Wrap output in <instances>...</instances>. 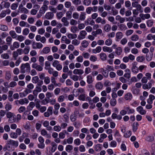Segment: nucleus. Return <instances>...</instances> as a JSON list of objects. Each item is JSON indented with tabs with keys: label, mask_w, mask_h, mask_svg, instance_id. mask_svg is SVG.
<instances>
[{
	"label": "nucleus",
	"mask_w": 155,
	"mask_h": 155,
	"mask_svg": "<svg viewBox=\"0 0 155 155\" xmlns=\"http://www.w3.org/2000/svg\"><path fill=\"white\" fill-rule=\"evenodd\" d=\"M124 109L121 110L120 112V114L123 116L126 115V114H130L134 113V110L128 106H126L124 107Z\"/></svg>",
	"instance_id": "nucleus-1"
},
{
	"label": "nucleus",
	"mask_w": 155,
	"mask_h": 155,
	"mask_svg": "<svg viewBox=\"0 0 155 155\" xmlns=\"http://www.w3.org/2000/svg\"><path fill=\"white\" fill-rule=\"evenodd\" d=\"M30 69V65L28 63L22 64L20 67V72L22 74H24L25 72H29Z\"/></svg>",
	"instance_id": "nucleus-2"
},
{
	"label": "nucleus",
	"mask_w": 155,
	"mask_h": 155,
	"mask_svg": "<svg viewBox=\"0 0 155 155\" xmlns=\"http://www.w3.org/2000/svg\"><path fill=\"white\" fill-rule=\"evenodd\" d=\"M6 117L9 118L8 122L10 123H14L16 121L15 115L13 113L8 112L6 114Z\"/></svg>",
	"instance_id": "nucleus-3"
},
{
	"label": "nucleus",
	"mask_w": 155,
	"mask_h": 155,
	"mask_svg": "<svg viewBox=\"0 0 155 155\" xmlns=\"http://www.w3.org/2000/svg\"><path fill=\"white\" fill-rule=\"evenodd\" d=\"M32 46L33 48L34 49H40L43 47V45L40 42H34L32 43Z\"/></svg>",
	"instance_id": "nucleus-4"
},
{
	"label": "nucleus",
	"mask_w": 155,
	"mask_h": 155,
	"mask_svg": "<svg viewBox=\"0 0 155 155\" xmlns=\"http://www.w3.org/2000/svg\"><path fill=\"white\" fill-rule=\"evenodd\" d=\"M41 65H38L37 63H35L32 64V67L33 68L36 69L37 71H41L43 70V68Z\"/></svg>",
	"instance_id": "nucleus-5"
},
{
	"label": "nucleus",
	"mask_w": 155,
	"mask_h": 155,
	"mask_svg": "<svg viewBox=\"0 0 155 155\" xmlns=\"http://www.w3.org/2000/svg\"><path fill=\"white\" fill-rule=\"evenodd\" d=\"M137 111L141 115H145L146 113V111L143 109V107L141 106H139L136 108Z\"/></svg>",
	"instance_id": "nucleus-6"
},
{
	"label": "nucleus",
	"mask_w": 155,
	"mask_h": 155,
	"mask_svg": "<svg viewBox=\"0 0 155 155\" xmlns=\"http://www.w3.org/2000/svg\"><path fill=\"white\" fill-rule=\"evenodd\" d=\"M87 34V33L85 31H81L80 32L79 35L78 36V39L79 40L84 39L85 38Z\"/></svg>",
	"instance_id": "nucleus-7"
},
{
	"label": "nucleus",
	"mask_w": 155,
	"mask_h": 155,
	"mask_svg": "<svg viewBox=\"0 0 155 155\" xmlns=\"http://www.w3.org/2000/svg\"><path fill=\"white\" fill-rule=\"evenodd\" d=\"M18 10H20V12L21 13H23L24 14H28L29 12L28 10L25 7H23V5L22 4H20L18 7Z\"/></svg>",
	"instance_id": "nucleus-8"
},
{
	"label": "nucleus",
	"mask_w": 155,
	"mask_h": 155,
	"mask_svg": "<svg viewBox=\"0 0 155 155\" xmlns=\"http://www.w3.org/2000/svg\"><path fill=\"white\" fill-rule=\"evenodd\" d=\"M8 144H10L12 146L17 147L18 146V141L10 140L7 141Z\"/></svg>",
	"instance_id": "nucleus-9"
},
{
	"label": "nucleus",
	"mask_w": 155,
	"mask_h": 155,
	"mask_svg": "<svg viewBox=\"0 0 155 155\" xmlns=\"http://www.w3.org/2000/svg\"><path fill=\"white\" fill-rule=\"evenodd\" d=\"M54 16L53 13L51 12H49L46 13L45 15V18L50 20L52 19Z\"/></svg>",
	"instance_id": "nucleus-10"
},
{
	"label": "nucleus",
	"mask_w": 155,
	"mask_h": 155,
	"mask_svg": "<svg viewBox=\"0 0 155 155\" xmlns=\"http://www.w3.org/2000/svg\"><path fill=\"white\" fill-rule=\"evenodd\" d=\"M151 80L150 82L148 83L147 84H145L143 85V88L144 90L146 89H149L152 86V84L151 83Z\"/></svg>",
	"instance_id": "nucleus-11"
},
{
	"label": "nucleus",
	"mask_w": 155,
	"mask_h": 155,
	"mask_svg": "<svg viewBox=\"0 0 155 155\" xmlns=\"http://www.w3.org/2000/svg\"><path fill=\"white\" fill-rule=\"evenodd\" d=\"M20 46L19 43L17 41L14 42L13 45L10 46V48L12 50H14L15 48H18Z\"/></svg>",
	"instance_id": "nucleus-12"
},
{
	"label": "nucleus",
	"mask_w": 155,
	"mask_h": 155,
	"mask_svg": "<svg viewBox=\"0 0 155 155\" xmlns=\"http://www.w3.org/2000/svg\"><path fill=\"white\" fill-rule=\"evenodd\" d=\"M102 50L104 52L111 53L113 51V49L109 47L104 46L102 47Z\"/></svg>",
	"instance_id": "nucleus-13"
},
{
	"label": "nucleus",
	"mask_w": 155,
	"mask_h": 155,
	"mask_svg": "<svg viewBox=\"0 0 155 155\" xmlns=\"http://www.w3.org/2000/svg\"><path fill=\"white\" fill-rule=\"evenodd\" d=\"M115 19L117 21H119L120 23H123L125 20L124 18L121 17L119 15L116 16L115 17Z\"/></svg>",
	"instance_id": "nucleus-14"
},
{
	"label": "nucleus",
	"mask_w": 155,
	"mask_h": 155,
	"mask_svg": "<svg viewBox=\"0 0 155 155\" xmlns=\"http://www.w3.org/2000/svg\"><path fill=\"white\" fill-rule=\"evenodd\" d=\"M48 6L43 5V6L41 8L39 12L42 14H44L46 11L48 9Z\"/></svg>",
	"instance_id": "nucleus-15"
},
{
	"label": "nucleus",
	"mask_w": 155,
	"mask_h": 155,
	"mask_svg": "<svg viewBox=\"0 0 155 155\" xmlns=\"http://www.w3.org/2000/svg\"><path fill=\"white\" fill-rule=\"evenodd\" d=\"M96 22L98 23H101L102 24H105L106 23V21L105 19H102L100 17H98L95 20Z\"/></svg>",
	"instance_id": "nucleus-16"
},
{
	"label": "nucleus",
	"mask_w": 155,
	"mask_h": 155,
	"mask_svg": "<svg viewBox=\"0 0 155 155\" xmlns=\"http://www.w3.org/2000/svg\"><path fill=\"white\" fill-rule=\"evenodd\" d=\"M61 21L63 23L64 26H68L69 25V22L68 21V18L66 17H63L61 19Z\"/></svg>",
	"instance_id": "nucleus-17"
},
{
	"label": "nucleus",
	"mask_w": 155,
	"mask_h": 155,
	"mask_svg": "<svg viewBox=\"0 0 155 155\" xmlns=\"http://www.w3.org/2000/svg\"><path fill=\"white\" fill-rule=\"evenodd\" d=\"M103 87L102 83L101 82H97L95 85V87L97 90H101Z\"/></svg>",
	"instance_id": "nucleus-18"
},
{
	"label": "nucleus",
	"mask_w": 155,
	"mask_h": 155,
	"mask_svg": "<svg viewBox=\"0 0 155 155\" xmlns=\"http://www.w3.org/2000/svg\"><path fill=\"white\" fill-rule=\"evenodd\" d=\"M99 57L101 59L102 61H104L107 60V56L104 53H101L99 54Z\"/></svg>",
	"instance_id": "nucleus-19"
},
{
	"label": "nucleus",
	"mask_w": 155,
	"mask_h": 155,
	"mask_svg": "<svg viewBox=\"0 0 155 155\" xmlns=\"http://www.w3.org/2000/svg\"><path fill=\"white\" fill-rule=\"evenodd\" d=\"M73 73L74 74H82L84 73V71L81 69H75L74 70Z\"/></svg>",
	"instance_id": "nucleus-20"
},
{
	"label": "nucleus",
	"mask_w": 155,
	"mask_h": 155,
	"mask_svg": "<svg viewBox=\"0 0 155 155\" xmlns=\"http://www.w3.org/2000/svg\"><path fill=\"white\" fill-rule=\"evenodd\" d=\"M101 51V47L100 46H97L95 49L92 50V52L94 54L100 53Z\"/></svg>",
	"instance_id": "nucleus-21"
},
{
	"label": "nucleus",
	"mask_w": 155,
	"mask_h": 155,
	"mask_svg": "<svg viewBox=\"0 0 155 155\" xmlns=\"http://www.w3.org/2000/svg\"><path fill=\"white\" fill-rule=\"evenodd\" d=\"M132 94L130 92L127 93L124 96V99L126 100H130L132 98Z\"/></svg>",
	"instance_id": "nucleus-22"
},
{
	"label": "nucleus",
	"mask_w": 155,
	"mask_h": 155,
	"mask_svg": "<svg viewBox=\"0 0 155 155\" xmlns=\"http://www.w3.org/2000/svg\"><path fill=\"white\" fill-rule=\"evenodd\" d=\"M19 104L21 105H23L25 104H27L29 103L28 99L26 98L19 100Z\"/></svg>",
	"instance_id": "nucleus-23"
},
{
	"label": "nucleus",
	"mask_w": 155,
	"mask_h": 155,
	"mask_svg": "<svg viewBox=\"0 0 155 155\" xmlns=\"http://www.w3.org/2000/svg\"><path fill=\"white\" fill-rule=\"evenodd\" d=\"M28 137V134L24 133H23L22 135L19 137L18 140L20 142H21L24 139Z\"/></svg>",
	"instance_id": "nucleus-24"
},
{
	"label": "nucleus",
	"mask_w": 155,
	"mask_h": 155,
	"mask_svg": "<svg viewBox=\"0 0 155 155\" xmlns=\"http://www.w3.org/2000/svg\"><path fill=\"white\" fill-rule=\"evenodd\" d=\"M140 16L143 20H144L145 19H148L150 17V15L149 14H141Z\"/></svg>",
	"instance_id": "nucleus-25"
},
{
	"label": "nucleus",
	"mask_w": 155,
	"mask_h": 155,
	"mask_svg": "<svg viewBox=\"0 0 155 155\" xmlns=\"http://www.w3.org/2000/svg\"><path fill=\"white\" fill-rule=\"evenodd\" d=\"M11 72L9 71H6L5 73V79L7 80H9L11 78Z\"/></svg>",
	"instance_id": "nucleus-26"
},
{
	"label": "nucleus",
	"mask_w": 155,
	"mask_h": 155,
	"mask_svg": "<svg viewBox=\"0 0 155 155\" xmlns=\"http://www.w3.org/2000/svg\"><path fill=\"white\" fill-rule=\"evenodd\" d=\"M51 144L52 146L51 151L52 152H54L57 149V145L54 142H51Z\"/></svg>",
	"instance_id": "nucleus-27"
},
{
	"label": "nucleus",
	"mask_w": 155,
	"mask_h": 155,
	"mask_svg": "<svg viewBox=\"0 0 155 155\" xmlns=\"http://www.w3.org/2000/svg\"><path fill=\"white\" fill-rule=\"evenodd\" d=\"M50 51V49L49 47H47L43 48L42 52L43 54H47Z\"/></svg>",
	"instance_id": "nucleus-28"
},
{
	"label": "nucleus",
	"mask_w": 155,
	"mask_h": 155,
	"mask_svg": "<svg viewBox=\"0 0 155 155\" xmlns=\"http://www.w3.org/2000/svg\"><path fill=\"white\" fill-rule=\"evenodd\" d=\"M139 124L138 122H136L133 123L132 125V129L134 132H136L137 130Z\"/></svg>",
	"instance_id": "nucleus-29"
},
{
	"label": "nucleus",
	"mask_w": 155,
	"mask_h": 155,
	"mask_svg": "<svg viewBox=\"0 0 155 155\" xmlns=\"http://www.w3.org/2000/svg\"><path fill=\"white\" fill-rule=\"evenodd\" d=\"M87 82L88 84H91L92 83L93 81L92 77L91 75H88L87 77Z\"/></svg>",
	"instance_id": "nucleus-30"
},
{
	"label": "nucleus",
	"mask_w": 155,
	"mask_h": 155,
	"mask_svg": "<svg viewBox=\"0 0 155 155\" xmlns=\"http://www.w3.org/2000/svg\"><path fill=\"white\" fill-rule=\"evenodd\" d=\"M145 140L148 142H152L154 140V137L153 136H148L146 137Z\"/></svg>",
	"instance_id": "nucleus-31"
},
{
	"label": "nucleus",
	"mask_w": 155,
	"mask_h": 155,
	"mask_svg": "<svg viewBox=\"0 0 155 155\" xmlns=\"http://www.w3.org/2000/svg\"><path fill=\"white\" fill-rule=\"evenodd\" d=\"M86 14L84 12H81L79 18V20L83 21H84L86 18Z\"/></svg>",
	"instance_id": "nucleus-32"
},
{
	"label": "nucleus",
	"mask_w": 155,
	"mask_h": 155,
	"mask_svg": "<svg viewBox=\"0 0 155 155\" xmlns=\"http://www.w3.org/2000/svg\"><path fill=\"white\" fill-rule=\"evenodd\" d=\"M9 34L10 35L12 36V37L13 38H16L17 37V35L16 33L14 31H11L9 32Z\"/></svg>",
	"instance_id": "nucleus-33"
},
{
	"label": "nucleus",
	"mask_w": 155,
	"mask_h": 155,
	"mask_svg": "<svg viewBox=\"0 0 155 155\" xmlns=\"http://www.w3.org/2000/svg\"><path fill=\"white\" fill-rule=\"evenodd\" d=\"M67 37L69 39H73L77 37V35L76 34L70 33L68 34Z\"/></svg>",
	"instance_id": "nucleus-34"
},
{
	"label": "nucleus",
	"mask_w": 155,
	"mask_h": 155,
	"mask_svg": "<svg viewBox=\"0 0 155 155\" xmlns=\"http://www.w3.org/2000/svg\"><path fill=\"white\" fill-rule=\"evenodd\" d=\"M122 52V49L120 47H119L116 48L115 50V53L117 55H120Z\"/></svg>",
	"instance_id": "nucleus-35"
},
{
	"label": "nucleus",
	"mask_w": 155,
	"mask_h": 155,
	"mask_svg": "<svg viewBox=\"0 0 155 155\" xmlns=\"http://www.w3.org/2000/svg\"><path fill=\"white\" fill-rule=\"evenodd\" d=\"M0 29L4 31H6L8 30V28L5 25H0Z\"/></svg>",
	"instance_id": "nucleus-36"
},
{
	"label": "nucleus",
	"mask_w": 155,
	"mask_h": 155,
	"mask_svg": "<svg viewBox=\"0 0 155 155\" xmlns=\"http://www.w3.org/2000/svg\"><path fill=\"white\" fill-rule=\"evenodd\" d=\"M73 149V147L71 145H67L65 148L66 150L68 152H70Z\"/></svg>",
	"instance_id": "nucleus-37"
},
{
	"label": "nucleus",
	"mask_w": 155,
	"mask_h": 155,
	"mask_svg": "<svg viewBox=\"0 0 155 155\" xmlns=\"http://www.w3.org/2000/svg\"><path fill=\"white\" fill-rule=\"evenodd\" d=\"M110 29L111 26L108 24L105 25L104 27V30L106 31H109L110 30Z\"/></svg>",
	"instance_id": "nucleus-38"
},
{
	"label": "nucleus",
	"mask_w": 155,
	"mask_h": 155,
	"mask_svg": "<svg viewBox=\"0 0 155 155\" xmlns=\"http://www.w3.org/2000/svg\"><path fill=\"white\" fill-rule=\"evenodd\" d=\"M147 38L149 40L153 39L155 40V35H153L151 34H149L147 37Z\"/></svg>",
	"instance_id": "nucleus-39"
},
{
	"label": "nucleus",
	"mask_w": 155,
	"mask_h": 155,
	"mask_svg": "<svg viewBox=\"0 0 155 155\" xmlns=\"http://www.w3.org/2000/svg\"><path fill=\"white\" fill-rule=\"evenodd\" d=\"M51 79L52 84H54L55 86H58V84L57 83L56 81V78L55 77L52 76L51 77Z\"/></svg>",
	"instance_id": "nucleus-40"
},
{
	"label": "nucleus",
	"mask_w": 155,
	"mask_h": 155,
	"mask_svg": "<svg viewBox=\"0 0 155 155\" xmlns=\"http://www.w3.org/2000/svg\"><path fill=\"white\" fill-rule=\"evenodd\" d=\"M82 46L84 48H86L89 45V43L86 40L83 41L81 43Z\"/></svg>",
	"instance_id": "nucleus-41"
},
{
	"label": "nucleus",
	"mask_w": 155,
	"mask_h": 155,
	"mask_svg": "<svg viewBox=\"0 0 155 155\" xmlns=\"http://www.w3.org/2000/svg\"><path fill=\"white\" fill-rule=\"evenodd\" d=\"M1 57L3 59H8L9 58V56L8 53L2 54L1 55Z\"/></svg>",
	"instance_id": "nucleus-42"
},
{
	"label": "nucleus",
	"mask_w": 155,
	"mask_h": 155,
	"mask_svg": "<svg viewBox=\"0 0 155 155\" xmlns=\"http://www.w3.org/2000/svg\"><path fill=\"white\" fill-rule=\"evenodd\" d=\"M117 103L116 100L115 99H111L110 101V104L111 106H115Z\"/></svg>",
	"instance_id": "nucleus-43"
},
{
	"label": "nucleus",
	"mask_w": 155,
	"mask_h": 155,
	"mask_svg": "<svg viewBox=\"0 0 155 155\" xmlns=\"http://www.w3.org/2000/svg\"><path fill=\"white\" fill-rule=\"evenodd\" d=\"M112 41L111 39L109 38L107 39L105 41V44L107 46H110L112 44Z\"/></svg>",
	"instance_id": "nucleus-44"
},
{
	"label": "nucleus",
	"mask_w": 155,
	"mask_h": 155,
	"mask_svg": "<svg viewBox=\"0 0 155 155\" xmlns=\"http://www.w3.org/2000/svg\"><path fill=\"white\" fill-rule=\"evenodd\" d=\"M123 36L122 33L121 32H118L116 34V38L118 39H120Z\"/></svg>",
	"instance_id": "nucleus-45"
},
{
	"label": "nucleus",
	"mask_w": 155,
	"mask_h": 155,
	"mask_svg": "<svg viewBox=\"0 0 155 155\" xmlns=\"http://www.w3.org/2000/svg\"><path fill=\"white\" fill-rule=\"evenodd\" d=\"M78 28L75 26H72L71 29V32L73 33H75L78 31Z\"/></svg>",
	"instance_id": "nucleus-46"
},
{
	"label": "nucleus",
	"mask_w": 155,
	"mask_h": 155,
	"mask_svg": "<svg viewBox=\"0 0 155 155\" xmlns=\"http://www.w3.org/2000/svg\"><path fill=\"white\" fill-rule=\"evenodd\" d=\"M39 78L38 76L34 77L32 78V82L33 83L36 84L38 81Z\"/></svg>",
	"instance_id": "nucleus-47"
},
{
	"label": "nucleus",
	"mask_w": 155,
	"mask_h": 155,
	"mask_svg": "<svg viewBox=\"0 0 155 155\" xmlns=\"http://www.w3.org/2000/svg\"><path fill=\"white\" fill-rule=\"evenodd\" d=\"M63 14L62 12H58L56 14V17L58 19H60L63 16Z\"/></svg>",
	"instance_id": "nucleus-48"
},
{
	"label": "nucleus",
	"mask_w": 155,
	"mask_h": 155,
	"mask_svg": "<svg viewBox=\"0 0 155 155\" xmlns=\"http://www.w3.org/2000/svg\"><path fill=\"white\" fill-rule=\"evenodd\" d=\"M144 60L145 58L143 56H138L137 58V60L139 62H142Z\"/></svg>",
	"instance_id": "nucleus-49"
},
{
	"label": "nucleus",
	"mask_w": 155,
	"mask_h": 155,
	"mask_svg": "<svg viewBox=\"0 0 155 155\" xmlns=\"http://www.w3.org/2000/svg\"><path fill=\"white\" fill-rule=\"evenodd\" d=\"M138 39V36L137 35H132L131 38V40L134 41H137Z\"/></svg>",
	"instance_id": "nucleus-50"
},
{
	"label": "nucleus",
	"mask_w": 155,
	"mask_h": 155,
	"mask_svg": "<svg viewBox=\"0 0 155 155\" xmlns=\"http://www.w3.org/2000/svg\"><path fill=\"white\" fill-rule=\"evenodd\" d=\"M46 96L48 99H49L51 97L54 96V94L52 93L48 92L46 94Z\"/></svg>",
	"instance_id": "nucleus-51"
},
{
	"label": "nucleus",
	"mask_w": 155,
	"mask_h": 155,
	"mask_svg": "<svg viewBox=\"0 0 155 155\" xmlns=\"http://www.w3.org/2000/svg\"><path fill=\"white\" fill-rule=\"evenodd\" d=\"M76 61L78 62H82L83 61V57L82 56L80 55L76 58Z\"/></svg>",
	"instance_id": "nucleus-52"
},
{
	"label": "nucleus",
	"mask_w": 155,
	"mask_h": 155,
	"mask_svg": "<svg viewBox=\"0 0 155 155\" xmlns=\"http://www.w3.org/2000/svg\"><path fill=\"white\" fill-rule=\"evenodd\" d=\"M25 39V37L22 35H20L17 36V40L20 42H22Z\"/></svg>",
	"instance_id": "nucleus-53"
},
{
	"label": "nucleus",
	"mask_w": 155,
	"mask_h": 155,
	"mask_svg": "<svg viewBox=\"0 0 155 155\" xmlns=\"http://www.w3.org/2000/svg\"><path fill=\"white\" fill-rule=\"evenodd\" d=\"M44 61V58L42 56H40L39 57V61L40 62V64L42 66L43 65V62Z\"/></svg>",
	"instance_id": "nucleus-54"
},
{
	"label": "nucleus",
	"mask_w": 155,
	"mask_h": 155,
	"mask_svg": "<svg viewBox=\"0 0 155 155\" xmlns=\"http://www.w3.org/2000/svg\"><path fill=\"white\" fill-rule=\"evenodd\" d=\"M29 32V30L28 28H25L23 31L22 33L24 35H27Z\"/></svg>",
	"instance_id": "nucleus-55"
},
{
	"label": "nucleus",
	"mask_w": 155,
	"mask_h": 155,
	"mask_svg": "<svg viewBox=\"0 0 155 155\" xmlns=\"http://www.w3.org/2000/svg\"><path fill=\"white\" fill-rule=\"evenodd\" d=\"M44 82L46 84H48L50 82V79L49 77L48 76L46 77L44 80Z\"/></svg>",
	"instance_id": "nucleus-56"
},
{
	"label": "nucleus",
	"mask_w": 155,
	"mask_h": 155,
	"mask_svg": "<svg viewBox=\"0 0 155 155\" xmlns=\"http://www.w3.org/2000/svg\"><path fill=\"white\" fill-rule=\"evenodd\" d=\"M10 145V144H8V143H7L5 147H4L3 148V150L4 151H5L6 150H8V151L11 150V148Z\"/></svg>",
	"instance_id": "nucleus-57"
},
{
	"label": "nucleus",
	"mask_w": 155,
	"mask_h": 155,
	"mask_svg": "<svg viewBox=\"0 0 155 155\" xmlns=\"http://www.w3.org/2000/svg\"><path fill=\"white\" fill-rule=\"evenodd\" d=\"M30 47L28 46L26 47L23 50V53L25 54H28L29 51Z\"/></svg>",
	"instance_id": "nucleus-58"
},
{
	"label": "nucleus",
	"mask_w": 155,
	"mask_h": 155,
	"mask_svg": "<svg viewBox=\"0 0 155 155\" xmlns=\"http://www.w3.org/2000/svg\"><path fill=\"white\" fill-rule=\"evenodd\" d=\"M45 69L46 70H47L49 68H50V63L48 61H46L45 63Z\"/></svg>",
	"instance_id": "nucleus-59"
},
{
	"label": "nucleus",
	"mask_w": 155,
	"mask_h": 155,
	"mask_svg": "<svg viewBox=\"0 0 155 155\" xmlns=\"http://www.w3.org/2000/svg\"><path fill=\"white\" fill-rule=\"evenodd\" d=\"M136 8V9L139 11L140 12L142 13L143 12V8L140 4H139Z\"/></svg>",
	"instance_id": "nucleus-60"
},
{
	"label": "nucleus",
	"mask_w": 155,
	"mask_h": 155,
	"mask_svg": "<svg viewBox=\"0 0 155 155\" xmlns=\"http://www.w3.org/2000/svg\"><path fill=\"white\" fill-rule=\"evenodd\" d=\"M72 12L71 11H67L66 13V18L68 19H71L72 17Z\"/></svg>",
	"instance_id": "nucleus-61"
},
{
	"label": "nucleus",
	"mask_w": 155,
	"mask_h": 155,
	"mask_svg": "<svg viewBox=\"0 0 155 155\" xmlns=\"http://www.w3.org/2000/svg\"><path fill=\"white\" fill-rule=\"evenodd\" d=\"M119 28L122 31H125L127 29V26L124 24L120 25Z\"/></svg>",
	"instance_id": "nucleus-62"
},
{
	"label": "nucleus",
	"mask_w": 155,
	"mask_h": 155,
	"mask_svg": "<svg viewBox=\"0 0 155 155\" xmlns=\"http://www.w3.org/2000/svg\"><path fill=\"white\" fill-rule=\"evenodd\" d=\"M80 42L77 39H74L72 41V44L74 45H78L79 44Z\"/></svg>",
	"instance_id": "nucleus-63"
},
{
	"label": "nucleus",
	"mask_w": 155,
	"mask_h": 155,
	"mask_svg": "<svg viewBox=\"0 0 155 155\" xmlns=\"http://www.w3.org/2000/svg\"><path fill=\"white\" fill-rule=\"evenodd\" d=\"M11 138L14 139H16L18 137V136L15 132H12L10 134Z\"/></svg>",
	"instance_id": "nucleus-64"
}]
</instances>
